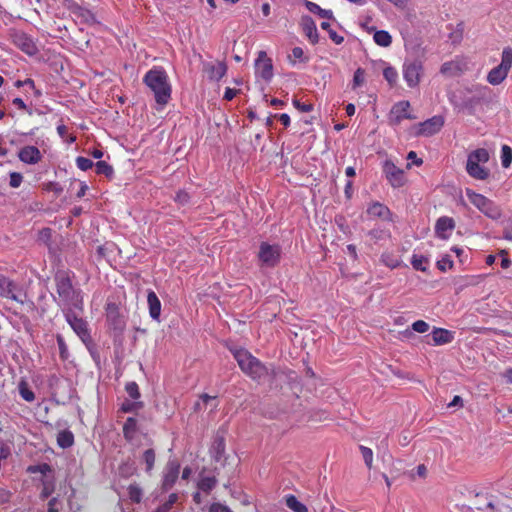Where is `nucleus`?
Segmentation results:
<instances>
[{
	"label": "nucleus",
	"instance_id": "f257e3e1",
	"mask_svg": "<svg viewBox=\"0 0 512 512\" xmlns=\"http://www.w3.org/2000/svg\"><path fill=\"white\" fill-rule=\"evenodd\" d=\"M73 277L74 274L70 270H58L54 276L56 293L59 297L58 305L63 307V310L73 308L83 310L82 292L74 288Z\"/></svg>",
	"mask_w": 512,
	"mask_h": 512
},
{
	"label": "nucleus",
	"instance_id": "f03ea898",
	"mask_svg": "<svg viewBox=\"0 0 512 512\" xmlns=\"http://www.w3.org/2000/svg\"><path fill=\"white\" fill-rule=\"evenodd\" d=\"M144 84L153 92L156 103L163 107L171 99L172 87L162 67L154 66L143 77Z\"/></svg>",
	"mask_w": 512,
	"mask_h": 512
},
{
	"label": "nucleus",
	"instance_id": "7ed1b4c3",
	"mask_svg": "<svg viewBox=\"0 0 512 512\" xmlns=\"http://www.w3.org/2000/svg\"><path fill=\"white\" fill-rule=\"evenodd\" d=\"M241 371L253 380H261L268 374L267 367L244 348L231 350Z\"/></svg>",
	"mask_w": 512,
	"mask_h": 512
},
{
	"label": "nucleus",
	"instance_id": "20e7f679",
	"mask_svg": "<svg viewBox=\"0 0 512 512\" xmlns=\"http://www.w3.org/2000/svg\"><path fill=\"white\" fill-rule=\"evenodd\" d=\"M490 159L489 151L485 148H478L468 154L466 162L467 174L475 179L485 181L490 177V170L484 166Z\"/></svg>",
	"mask_w": 512,
	"mask_h": 512
},
{
	"label": "nucleus",
	"instance_id": "39448f33",
	"mask_svg": "<svg viewBox=\"0 0 512 512\" xmlns=\"http://www.w3.org/2000/svg\"><path fill=\"white\" fill-rule=\"evenodd\" d=\"M512 67V48L505 47L501 54V62L498 66L490 70L487 75V82L491 85L501 84L508 76Z\"/></svg>",
	"mask_w": 512,
	"mask_h": 512
},
{
	"label": "nucleus",
	"instance_id": "423d86ee",
	"mask_svg": "<svg viewBox=\"0 0 512 512\" xmlns=\"http://www.w3.org/2000/svg\"><path fill=\"white\" fill-rule=\"evenodd\" d=\"M444 123L445 119L442 115H435L423 122L413 125L409 133L413 137H431L442 129Z\"/></svg>",
	"mask_w": 512,
	"mask_h": 512
},
{
	"label": "nucleus",
	"instance_id": "0eeeda50",
	"mask_svg": "<svg viewBox=\"0 0 512 512\" xmlns=\"http://www.w3.org/2000/svg\"><path fill=\"white\" fill-rule=\"evenodd\" d=\"M465 194L468 200L486 216L493 219L500 216V211L498 207L494 204L492 200H490L486 196L477 193L470 188L465 189Z\"/></svg>",
	"mask_w": 512,
	"mask_h": 512
},
{
	"label": "nucleus",
	"instance_id": "6e6552de",
	"mask_svg": "<svg viewBox=\"0 0 512 512\" xmlns=\"http://www.w3.org/2000/svg\"><path fill=\"white\" fill-rule=\"evenodd\" d=\"M424 73L423 62L419 59L405 60L402 66L403 78L409 88L419 85Z\"/></svg>",
	"mask_w": 512,
	"mask_h": 512
},
{
	"label": "nucleus",
	"instance_id": "1a4fd4ad",
	"mask_svg": "<svg viewBox=\"0 0 512 512\" xmlns=\"http://www.w3.org/2000/svg\"><path fill=\"white\" fill-rule=\"evenodd\" d=\"M258 259L261 266L270 268L277 266L281 259L280 245L262 242L259 247Z\"/></svg>",
	"mask_w": 512,
	"mask_h": 512
},
{
	"label": "nucleus",
	"instance_id": "9d476101",
	"mask_svg": "<svg viewBox=\"0 0 512 512\" xmlns=\"http://www.w3.org/2000/svg\"><path fill=\"white\" fill-rule=\"evenodd\" d=\"M11 42L22 52L29 56H34L38 53V46L35 40L27 33L20 30H13L10 33Z\"/></svg>",
	"mask_w": 512,
	"mask_h": 512
},
{
	"label": "nucleus",
	"instance_id": "9b49d317",
	"mask_svg": "<svg viewBox=\"0 0 512 512\" xmlns=\"http://www.w3.org/2000/svg\"><path fill=\"white\" fill-rule=\"evenodd\" d=\"M64 317L73 331L78 335L83 343L91 341V335L88 328V323L81 317H77L72 309L63 310Z\"/></svg>",
	"mask_w": 512,
	"mask_h": 512
},
{
	"label": "nucleus",
	"instance_id": "f8f14e48",
	"mask_svg": "<svg viewBox=\"0 0 512 512\" xmlns=\"http://www.w3.org/2000/svg\"><path fill=\"white\" fill-rule=\"evenodd\" d=\"M20 292H22V289L17 283L0 273V296L2 298L23 304L24 299L20 297Z\"/></svg>",
	"mask_w": 512,
	"mask_h": 512
},
{
	"label": "nucleus",
	"instance_id": "ddd939ff",
	"mask_svg": "<svg viewBox=\"0 0 512 512\" xmlns=\"http://www.w3.org/2000/svg\"><path fill=\"white\" fill-rule=\"evenodd\" d=\"M410 107V102L406 100L395 103L390 110V124L397 126L405 119H415L416 117L410 113Z\"/></svg>",
	"mask_w": 512,
	"mask_h": 512
},
{
	"label": "nucleus",
	"instance_id": "4468645a",
	"mask_svg": "<svg viewBox=\"0 0 512 512\" xmlns=\"http://www.w3.org/2000/svg\"><path fill=\"white\" fill-rule=\"evenodd\" d=\"M255 74L266 82L273 78V63L265 51H260L255 61Z\"/></svg>",
	"mask_w": 512,
	"mask_h": 512
},
{
	"label": "nucleus",
	"instance_id": "2eb2a0df",
	"mask_svg": "<svg viewBox=\"0 0 512 512\" xmlns=\"http://www.w3.org/2000/svg\"><path fill=\"white\" fill-rule=\"evenodd\" d=\"M383 172L388 182L394 187L399 188L405 184L404 171L398 168L392 161H385Z\"/></svg>",
	"mask_w": 512,
	"mask_h": 512
},
{
	"label": "nucleus",
	"instance_id": "dca6fc26",
	"mask_svg": "<svg viewBox=\"0 0 512 512\" xmlns=\"http://www.w3.org/2000/svg\"><path fill=\"white\" fill-rule=\"evenodd\" d=\"M467 69V63L464 59L456 57L451 61L444 62L441 65L440 73L445 77H456L461 75Z\"/></svg>",
	"mask_w": 512,
	"mask_h": 512
},
{
	"label": "nucleus",
	"instance_id": "f3484780",
	"mask_svg": "<svg viewBox=\"0 0 512 512\" xmlns=\"http://www.w3.org/2000/svg\"><path fill=\"white\" fill-rule=\"evenodd\" d=\"M180 472V464L176 460L169 461L165 468V473L162 480V490H170L176 483Z\"/></svg>",
	"mask_w": 512,
	"mask_h": 512
},
{
	"label": "nucleus",
	"instance_id": "a211bd4d",
	"mask_svg": "<svg viewBox=\"0 0 512 512\" xmlns=\"http://www.w3.org/2000/svg\"><path fill=\"white\" fill-rule=\"evenodd\" d=\"M455 221L448 216H442L437 219L435 224V234L440 239H448L451 232L455 229Z\"/></svg>",
	"mask_w": 512,
	"mask_h": 512
},
{
	"label": "nucleus",
	"instance_id": "6ab92c4d",
	"mask_svg": "<svg viewBox=\"0 0 512 512\" xmlns=\"http://www.w3.org/2000/svg\"><path fill=\"white\" fill-rule=\"evenodd\" d=\"M18 158L25 164L34 165L41 161L42 154L36 146L27 145L19 150Z\"/></svg>",
	"mask_w": 512,
	"mask_h": 512
},
{
	"label": "nucleus",
	"instance_id": "aec40b11",
	"mask_svg": "<svg viewBox=\"0 0 512 512\" xmlns=\"http://www.w3.org/2000/svg\"><path fill=\"white\" fill-rule=\"evenodd\" d=\"M367 214L374 218H379L383 221L391 220V211L390 209L383 203L375 201L369 204L366 210Z\"/></svg>",
	"mask_w": 512,
	"mask_h": 512
},
{
	"label": "nucleus",
	"instance_id": "412c9836",
	"mask_svg": "<svg viewBox=\"0 0 512 512\" xmlns=\"http://www.w3.org/2000/svg\"><path fill=\"white\" fill-rule=\"evenodd\" d=\"M205 72L208 78L213 81H219L222 79L227 72V65L224 62H218L217 64H206Z\"/></svg>",
	"mask_w": 512,
	"mask_h": 512
},
{
	"label": "nucleus",
	"instance_id": "4be33fe9",
	"mask_svg": "<svg viewBox=\"0 0 512 512\" xmlns=\"http://www.w3.org/2000/svg\"><path fill=\"white\" fill-rule=\"evenodd\" d=\"M434 345H444L453 341L454 333L444 328L435 327L431 332Z\"/></svg>",
	"mask_w": 512,
	"mask_h": 512
},
{
	"label": "nucleus",
	"instance_id": "5701e85b",
	"mask_svg": "<svg viewBox=\"0 0 512 512\" xmlns=\"http://www.w3.org/2000/svg\"><path fill=\"white\" fill-rule=\"evenodd\" d=\"M147 303L150 317L154 320L159 321L161 314V302L156 293L152 290L148 291Z\"/></svg>",
	"mask_w": 512,
	"mask_h": 512
},
{
	"label": "nucleus",
	"instance_id": "b1692460",
	"mask_svg": "<svg viewBox=\"0 0 512 512\" xmlns=\"http://www.w3.org/2000/svg\"><path fill=\"white\" fill-rule=\"evenodd\" d=\"M302 29L306 37L312 44L318 42V31L315 22L311 17H304L302 20Z\"/></svg>",
	"mask_w": 512,
	"mask_h": 512
},
{
	"label": "nucleus",
	"instance_id": "393cba45",
	"mask_svg": "<svg viewBox=\"0 0 512 512\" xmlns=\"http://www.w3.org/2000/svg\"><path fill=\"white\" fill-rule=\"evenodd\" d=\"M137 429V420L134 417H128L123 425L124 438L128 441L133 440Z\"/></svg>",
	"mask_w": 512,
	"mask_h": 512
},
{
	"label": "nucleus",
	"instance_id": "a878e982",
	"mask_svg": "<svg viewBox=\"0 0 512 512\" xmlns=\"http://www.w3.org/2000/svg\"><path fill=\"white\" fill-rule=\"evenodd\" d=\"M57 444L59 447L66 449L74 444V435L68 430H62L57 434Z\"/></svg>",
	"mask_w": 512,
	"mask_h": 512
},
{
	"label": "nucleus",
	"instance_id": "bb28decb",
	"mask_svg": "<svg viewBox=\"0 0 512 512\" xmlns=\"http://www.w3.org/2000/svg\"><path fill=\"white\" fill-rule=\"evenodd\" d=\"M305 6L309 12H311L313 14H317L321 18L328 19V20L333 18V13L331 10L323 9L318 4H316L314 2L306 1Z\"/></svg>",
	"mask_w": 512,
	"mask_h": 512
},
{
	"label": "nucleus",
	"instance_id": "cd10ccee",
	"mask_svg": "<svg viewBox=\"0 0 512 512\" xmlns=\"http://www.w3.org/2000/svg\"><path fill=\"white\" fill-rule=\"evenodd\" d=\"M373 39L377 45L382 47H388L392 43L391 35L385 30L376 31Z\"/></svg>",
	"mask_w": 512,
	"mask_h": 512
},
{
	"label": "nucleus",
	"instance_id": "c85d7f7f",
	"mask_svg": "<svg viewBox=\"0 0 512 512\" xmlns=\"http://www.w3.org/2000/svg\"><path fill=\"white\" fill-rule=\"evenodd\" d=\"M381 262L390 269H395L401 265V259L389 252H384L381 255Z\"/></svg>",
	"mask_w": 512,
	"mask_h": 512
},
{
	"label": "nucleus",
	"instance_id": "c756f323",
	"mask_svg": "<svg viewBox=\"0 0 512 512\" xmlns=\"http://www.w3.org/2000/svg\"><path fill=\"white\" fill-rule=\"evenodd\" d=\"M128 491V497L133 503H140L143 496V490L142 488L136 484H130L127 488Z\"/></svg>",
	"mask_w": 512,
	"mask_h": 512
},
{
	"label": "nucleus",
	"instance_id": "7c9ffc66",
	"mask_svg": "<svg viewBox=\"0 0 512 512\" xmlns=\"http://www.w3.org/2000/svg\"><path fill=\"white\" fill-rule=\"evenodd\" d=\"M428 258L423 255L414 254L411 259L413 268L417 271L426 272L428 268Z\"/></svg>",
	"mask_w": 512,
	"mask_h": 512
},
{
	"label": "nucleus",
	"instance_id": "2f4dec72",
	"mask_svg": "<svg viewBox=\"0 0 512 512\" xmlns=\"http://www.w3.org/2000/svg\"><path fill=\"white\" fill-rule=\"evenodd\" d=\"M286 505L294 512H307V507L301 503L294 495L286 497Z\"/></svg>",
	"mask_w": 512,
	"mask_h": 512
},
{
	"label": "nucleus",
	"instance_id": "473e14b6",
	"mask_svg": "<svg viewBox=\"0 0 512 512\" xmlns=\"http://www.w3.org/2000/svg\"><path fill=\"white\" fill-rule=\"evenodd\" d=\"M288 58L292 65H295L296 61L301 63H307L309 61V58L305 56L304 50L301 47H294Z\"/></svg>",
	"mask_w": 512,
	"mask_h": 512
},
{
	"label": "nucleus",
	"instance_id": "72a5a7b5",
	"mask_svg": "<svg viewBox=\"0 0 512 512\" xmlns=\"http://www.w3.org/2000/svg\"><path fill=\"white\" fill-rule=\"evenodd\" d=\"M20 396L27 402H32L35 400L34 392L29 388V385L26 381H21L18 385Z\"/></svg>",
	"mask_w": 512,
	"mask_h": 512
},
{
	"label": "nucleus",
	"instance_id": "f704fd0d",
	"mask_svg": "<svg viewBox=\"0 0 512 512\" xmlns=\"http://www.w3.org/2000/svg\"><path fill=\"white\" fill-rule=\"evenodd\" d=\"M43 488L40 493L42 499H46L52 495L55 490V484L53 479L42 478Z\"/></svg>",
	"mask_w": 512,
	"mask_h": 512
},
{
	"label": "nucleus",
	"instance_id": "c9c22d12",
	"mask_svg": "<svg viewBox=\"0 0 512 512\" xmlns=\"http://www.w3.org/2000/svg\"><path fill=\"white\" fill-rule=\"evenodd\" d=\"M96 173L99 175H105L106 177L110 178L114 174L113 167L109 165L106 161H98L94 164Z\"/></svg>",
	"mask_w": 512,
	"mask_h": 512
},
{
	"label": "nucleus",
	"instance_id": "e433bc0d",
	"mask_svg": "<svg viewBox=\"0 0 512 512\" xmlns=\"http://www.w3.org/2000/svg\"><path fill=\"white\" fill-rule=\"evenodd\" d=\"M383 76L385 80L388 82L390 87H393L396 85L398 80V72L397 70L392 66H387L383 70Z\"/></svg>",
	"mask_w": 512,
	"mask_h": 512
},
{
	"label": "nucleus",
	"instance_id": "4c0bfd02",
	"mask_svg": "<svg viewBox=\"0 0 512 512\" xmlns=\"http://www.w3.org/2000/svg\"><path fill=\"white\" fill-rule=\"evenodd\" d=\"M144 403L142 401H129L125 400L120 407V410L124 413H130L142 409Z\"/></svg>",
	"mask_w": 512,
	"mask_h": 512
},
{
	"label": "nucleus",
	"instance_id": "58836bf2",
	"mask_svg": "<svg viewBox=\"0 0 512 512\" xmlns=\"http://www.w3.org/2000/svg\"><path fill=\"white\" fill-rule=\"evenodd\" d=\"M512 163V149L508 145L501 147V164L503 168H509Z\"/></svg>",
	"mask_w": 512,
	"mask_h": 512
},
{
	"label": "nucleus",
	"instance_id": "ea45409f",
	"mask_svg": "<svg viewBox=\"0 0 512 512\" xmlns=\"http://www.w3.org/2000/svg\"><path fill=\"white\" fill-rule=\"evenodd\" d=\"M216 483L217 480L215 477H203L198 482V488L203 492L209 493L216 486Z\"/></svg>",
	"mask_w": 512,
	"mask_h": 512
},
{
	"label": "nucleus",
	"instance_id": "a19ab883",
	"mask_svg": "<svg viewBox=\"0 0 512 512\" xmlns=\"http://www.w3.org/2000/svg\"><path fill=\"white\" fill-rule=\"evenodd\" d=\"M125 391L127 392V394L130 396V398H132L133 400H138L141 396V393H140V390H139V386L136 382L134 381H131V382H128L126 383L125 385Z\"/></svg>",
	"mask_w": 512,
	"mask_h": 512
},
{
	"label": "nucleus",
	"instance_id": "79ce46f5",
	"mask_svg": "<svg viewBox=\"0 0 512 512\" xmlns=\"http://www.w3.org/2000/svg\"><path fill=\"white\" fill-rule=\"evenodd\" d=\"M27 471L29 473H41L43 475V478H46V474L48 472H51V466L47 463H42L39 465H31L27 468Z\"/></svg>",
	"mask_w": 512,
	"mask_h": 512
},
{
	"label": "nucleus",
	"instance_id": "37998d69",
	"mask_svg": "<svg viewBox=\"0 0 512 512\" xmlns=\"http://www.w3.org/2000/svg\"><path fill=\"white\" fill-rule=\"evenodd\" d=\"M143 459L146 463V471L150 472L153 469L155 463V451L153 449H147L143 453Z\"/></svg>",
	"mask_w": 512,
	"mask_h": 512
},
{
	"label": "nucleus",
	"instance_id": "c03bdc74",
	"mask_svg": "<svg viewBox=\"0 0 512 512\" xmlns=\"http://www.w3.org/2000/svg\"><path fill=\"white\" fill-rule=\"evenodd\" d=\"M57 344H58V348H59V355H60V358L65 361L68 359V356H69V353H68V348H67V345L65 343V340L63 338L62 335L58 334L57 337Z\"/></svg>",
	"mask_w": 512,
	"mask_h": 512
},
{
	"label": "nucleus",
	"instance_id": "a18cd8bd",
	"mask_svg": "<svg viewBox=\"0 0 512 512\" xmlns=\"http://www.w3.org/2000/svg\"><path fill=\"white\" fill-rule=\"evenodd\" d=\"M359 449L361 451L365 464L370 469L373 463V451L370 448L363 445H360Z\"/></svg>",
	"mask_w": 512,
	"mask_h": 512
},
{
	"label": "nucleus",
	"instance_id": "49530a36",
	"mask_svg": "<svg viewBox=\"0 0 512 512\" xmlns=\"http://www.w3.org/2000/svg\"><path fill=\"white\" fill-rule=\"evenodd\" d=\"M365 81V70L362 68L356 69L353 76L352 88L355 89L361 85H363Z\"/></svg>",
	"mask_w": 512,
	"mask_h": 512
},
{
	"label": "nucleus",
	"instance_id": "de8ad7c7",
	"mask_svg": "<svg viewBox=\"0 0 512 512\" xmlns=\"http://www.w3.org/2000/svg\"><path fill=\"white\" fill-rule=\"evenodd\" d=\"M76 165L82 171H87L94 166V163L89 158L79 156L76 158Z\"/></svg>",
	"mask_w": 512,
	"mask_h": 512
},
{
	"label": "nucleus",
	"instance_id": "09e8293b",
	"mask_svg": "<svg viewBox=\"0 0 512 512\" xmlns=\"http://www.w3.org/2000/svg\"><path fill=\"white\" fill-rule=\"evenodd\" d=\"M174 201L177 204L184 206V205L189 203L190 195L185 190H179V191H177V193H176V195L174 197Z\"/></svg>",
	"mask_w": 512,
	"mask_h": 512
},
{
	"label": "nucleus",
	"instance_id": "8fccbe9b",
	"mask_svg": "<svg viewBox=\"0 0 512 512\" xmlns=\"http://www.w3.org/2000/svg\"><path fill=\"white\" fill-rule=\"evenodd\" d=\"M9 176H10V181H9L10 187L18 188L22 184L23 176L21 173L11 172Z\"/></svg>",
	"mask_w": 512,
	"mask_h": 512
},
{
	"label": "nucleus",
	"instance_id": "3c124183",
	"mask_svg": "<svg viewBox=\"0 0 512 512\" xmlns=\"http://www.w3.org/2000/svg\"><path fill=\"white\" fill-rule=\"evenodd\" d=\"M412 329L417 333H425L429 330V324L424 320H417L412 324Z\"/></svg>",
	"mask_w": 512,
	"mask_h": 512
},
{
	"label": "nucleus",
	"instance_id": "603ef678",
	"mask_svg": "<svg viewBox=\"0 0 512 512\" xmlns=\"http://www.w3.org/2000/svg\"><path fill=\"white\" fill-rule=\"evenodd\" d=\"M208 512H232V510L220 502H214L210 505Z\"/></svg>",
	"mask_w": 512,
	"mask_h": 512
},
{
	"label": "nucleus",
	"instance_id": "864d4df0",
	"mask_svg": "<svg viewBox=\"0 0 512 512\" xmlns=\"http://www.w3.org/2000/svg\"><path fill=\"white\" fill-rule=\"evenodd\" d=\"M178 500V495L176 493H171L167 499V501H165L161 507H162V510H165L166 512H168L172 506L177 502Z\"/></svg>",
	"mask_w": 512,
	"mask_h": 512
},
{
	"label": "nucleus",
	"instance_id": "5fc2aeb1",
	"mask_svg": "<svg viewBox=\"0 0 512 512\" xmlns=\"http://www.w3.org/2000/svg\"><path fill=\"white\" fill-rule=\"evenodd\" d=\"M293 105H294V107L297 110H299L301 112L308 113V112H311L313 110V105L312 104L302 103L298 99H294L293 100Z\"/></svg>",
	"mask_w": 512,
	"mask_h": 512
},
{
	"label": "nucleus",
	"instance_id": "6e6d98bb",
	"mask_svg": "<svg viewBox=\"0 0 512 512\" xmlns=\"http://www.w3.org/2000/svg\"><path fill=\"white\" fill-rule=\"evenodd\" d=\"M499 256L501 257V267L503 269H507L511 265V260L509 258V252L507 250H500Z\"/></svg>",
	"mask_w": 512,
	"mask_h": 512
},
{
	"label": "nucleus",
	"instance_id": "4d7b16f0",
	"mask_svg": "<svg viewBox=\"0 0 512 512\" xmlns=\"http://www.w3.org/2000/svg\"><path fill=\"white\" fill-rule=\"evenodd\" d=\"M453 262L448 258H443L437 262V267L441 271H446L447 268H452Z\"/></svg>",
	"mask_w": 512,
	"mask_h": 512
},
{
	"label": "nucleus",
	"instance_id": "13d9d810",
	"mask_svg": "<svg viewBox=\"0 0 512 512\" xmlns=\"http://www.w3.org/2000/svg\"><path fill=\"white\" fill-rule=\"evenodd\" d=\"M13 105L15 107H17L19 110H22V111H25V112H28V113H31L30 110L28 109V106L25 104V102L23 101V99L19 98V97H16L13 99L12 101Z\"/></svg>",
	"mask_w": 512,
	"mask_h": 512
},
{
	"label": "nucleus",
	"instance_id": "bf43d9fd",
	"mask_svg": "<svg viewBox=\"0 0 512 512\" xmlns=\"http://www.w3.org/2000/svg\"><path fill=\"white\" fill-rule=\"evenodd\" d=\"M329 37L330 39L337 45L341 44L344 41V37L337 34V32L333 29H329Z\"/></svg>",
	"mask_w": 512,
	"mask_h": 512
},
{
	"label": "nucleus",
	"instance_id": "052dcab7",
	"mask_svg": "<svg viewBox=\"0 0 512 512\" xmlns=\"http://www.w3.org/2000/svg\"><path fill=\"white\" fill-rule=\"evenodd\" d=\"M58 503V498L52 497L48 502V512H59Z\"/></svg>",
	"mask_w": 512,
	"mask_h": 512
},
{
	"label": "nucleus",
	"instance_id": "680f3d73",
	"mask_svg": "<svg viewBox=\"0 0 512 512\" xmlns=\"http://www.w3.org/2000/svg\"><path fill=\"white\" fill-rule=\"evenodd\" d=\"M11 493L3 488H0V505L9 502Z\"/></svg>",
	"mask_w": 512,
	"mask_h": 512
},
{
	"label": "nucleus",
	"instance_id": "e2e57ef3",
	"mask_svg": "<svg viewBox=\"0 0 512 512\" xmlns=\"http://www.w3.org/2000/svg\"><path fill=\"white\" fill-rule=\"evenodd\" d=\"M407 159L412 160L413 164H415L416 166H421L423 164V160L417 157L415 151H410L407 155Z\"/></svg>",
	"mask_w": 512,
	"mask_h": 512
},
{
	"label": "nucleus",
	"instance_id": "0e129e2a",
	"mask_svg": "<svg viewBox=\"0 0 512 512\" xmlns=\"http://www.w3.org/2000/svg\"><path fill=\"white\" fill-rule=\"evenodd\" d=\"M51 232L50 228H43L39 231V238L47 242L51 238Z\"/></svg>",
	"mask_w": 512,
	"mask_h": 512
},
{
	"label": "nucleus",
	"instance_id": "69168bd1",
	"mask_svg": "<svg viewBox=\"0 0 512 512\" xmlns=\"http://www.w3.org/2000/svg\"><path fill=\"white\" fill-rule=\"evenodd\" d=\"M238 93V90L227 87L224 92V99L231 101Z\"/></svg>",
	"mask_w": 512,
	"mask_h": 512
},
{
	"label": "nucleus",
	"instance_id": "338daca9",
	"mask_svg": "<svg viewBox=\"0 0 512 512\" xmlns=\"http://www.w3.org/2000/svg\"><path fill=\"white\" fill-rule=\"evenodd\" d=\"M23 83H24V86H29L31 89H33L36 96H40L41 95V92L36 89L35 82H34L33 79L27 78V79L23 80Z\"/></svg>",
	"mask_w": 512,
	"mask_h": 512
},
{
	"label": "nucleus",
	"instance_id": "774afa93",
	"mask_svg": "<svg viewBox=\"0 0 512 512\" xmlns=\"http://www.w3.org/2000/svg\"><path fill=\"white\" fill-rule=\"evenodd\" d=\"M502 377L505 379V382L508 384H512V368L506 369L502 373Z\"/></svg>",
	"mask_w": 512,
	"mask_h": 512
}]
</instances>
